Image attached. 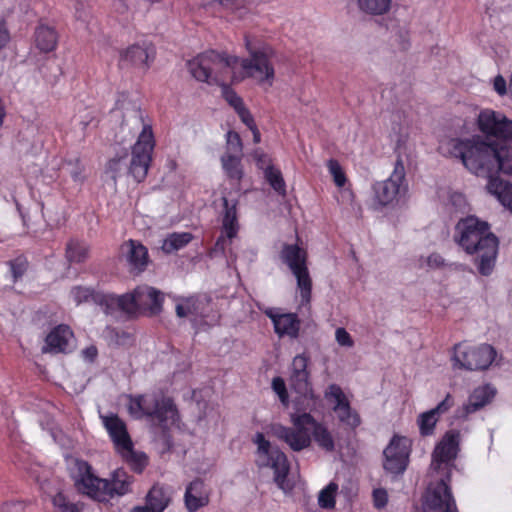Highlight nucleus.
I'll list each match as a JSON object with an SVG mask.
<instances>
[{"mask_svg": "<svg viewBox=\"0 0 512 512\" xmlns=\"http://www.w3.org/2000/svg\"><path fill=\"white\" fill-rule=\"evenodd\" d=\"M444 154L458 158L473 174L480 177H496L498 173L512 176V147L489 143L480 136L451 138L441 144Z\"/></svg>", "mask_w": 512, "mask_h": 512, "instance_id": "obj_1", "label": "nucleus"}, {"mask_svg": "<svg viewBox=\"0 0 512 512\" xmlns=\"http://www.w3.org/2000/svg\"><path fill=\"white\" fill-rule=\"evenodd\" d=\"M239 57L216 50L204 51L187 62L191 75L200 82L221 87L224 100L234 109L244 105L243 99L229 85L241 81L237 74Z\"/></svg>", "mask_w": 512, "mask_h": 512, "instance_id": "obj_2", "label": "nucleus"}, {"mask_svg": "<svg viewBox=\"0 0 512 512\" xmlns=\"http://www.w3.org/2000/svg\"><path fill=\"white\" fill-rule=\"evenodd\" d=\"M453 239L462 250L473 257L472 262L482 276H490L495 268L499 239L488 222L476 216L461 218L455 225Z\"/></svg>", "mask_w": 512, "mask_h": 512, "instance_id": "obj_3", "label": "nucleus"}, {"mask_svg": "<svg viewBox=\"0 0 512 512\" xmlns=\"http://www.w3.org/2000/svg\"><path fill=\"white\" fill-rule=\"evenodd\" d=\"M71 479L79 494L104 504L131 493L134 483V477L122 468L114 470L108 479L101 478L95 474L92 465L83 459L74 461Z\"/></svg>", "mask_w": 512, "mask_h": 512, "instance_id": "obj_4", "label": "nucleus"}, {"mask_svg": "<svg viewBox=\"0 0 512 512\" xmlns=\"http://www.w3.org/2000/svg\"><path fill=\"white\" fill-rule=\"evenodd\" d=\"M154 148L155 138L152 126L145 124L136 143L132 147L129 165H127L126 162L128 152L123 150L107 162L106 172L111 175L113 180H116L126 169L127 173L131 175L136 182H143L147 177L152 162Z\"/></svg>", "mask_w": 512, "mask_h": 512, "instance_id": "obj_5", "label": "nucleus"}, {"mask_svg": "<svg viewBox=\"0 0 512 512\" xmlns=\"http://www.w3.org/2000/svg\"><path fill=\"white\" fill-rule=\"evenodd\" d=\"M128 412L135 419H146L162 430H167L179 417L174 400L162 392L129 396Z\"/></svg>", "mask_w": 512, "mask_h": 512, "instance_id": "obj_6", "label": "nucleus"}, {"mask_svg": "<svg viewBox=\"0 0 512 512\" xmlns=\"http://www.w3.org/2000/svg\"><path fill=\"white\" fill-rule=\"evenodd\" d=\"M245 47L250 55L249 58L240 59L238 67L241 71L237 74L241 80L245 78H254L260 84L267 82L272 85L275 78V70L271 63L272 50L268 46L254 48L249 37L246 35Z\"/></svg>", "mask_w": 512, "mask_h": 512, "instance_id": "obj_7", "label": "nucleus"}, {"mask_svg": "<svg viewBox=\"0 0 512 512\" xmlns=\"http://www.w3.org/2000/svg\"><path fill=\"white\" fill-rule=\"evenodd\" d=\"M257 445L255 464L258 468H271L274 471V482L285 490V483L290 471L287 456L279 448L273 447L263 433L258 432L254 437Z\"/></svg>", "mask_w": 512, "mask_h": 512, "instance_id": "obj_8", "label": "nucleus"}, {"mask_svg": "<svg viewBox=\"0 0 512 512\" xmlns=\"http://www.w3.org/2000/svg\"><path fill=\"white\" fill-rule=\"evenodd\" d=\"M280 258L289 267L297 280L301 303L303 305L310 303L312 280L307 267V251L298 244H284L280 252Z\"/></svg>", "mask_w": 512, "mask_h": 512, "instance_id": "obj_9", "label": "nucleus"}, {"mask_svg": "<svg viewBox=\"0 0 512 512\" xmlns=\"http://www.w3.org/2000/svg\"><path fill=\"white\" fill-rule=\"evenodd\" d=\"M292 427L281 424L273 427V434L285 442L293 451H301L311 444V425L315 418L310 413H292L290 415Z\"/></svg>", "mask_w": 512, "mask_h": 512, "instance_id": "obj_10", "label": "nucleus"}, {"mask_svg": "<svg viewBox=\"0 0 512 512\" xmlns=\"http://www.w3.org/2000/svg\"><path fill=\"white\" fill-rule=\"evenodd\" d=\"M497 355L495 348L489 344L478 346L458 343L454 345L453 366L469 371H483L490 367Z\"/></svg>", "mask_w": 512, "mask_h": 512, "instance_id": "obj_11", "label": "nucleus"}, {"mask_svg": "<svg viewBox=\"0 0 512 512\" xmlns=\"http://www.w3.org/2000/svg\"><path fill=\"white\" fill-rule=\"evenodd\" d=\"M375 198L382 205L397 203L405 196L408 185L406 183V172L401 156L397 157L394 169L388 179L376 182L373 185Z\"/></svg>", "mask_w": 512, "mask_h": 512, "instance_id": "obj_12", "label": "nucleus"}, {"mask_svg": "<svg viewBox=\"0 0 512 512\" xmlns=\"http://www.w3.org/2000/svg\"><path fill=\"white\" fill-rule=\"evenodd\" d=\"M156 58L155 45L147 40L133 43L119 50L118 67L146 73Z\"/></svg>", "mask_w": 512, "mask_h": 512, "instance_id": "obj_13", "label": "nucleus"}, {"mask_svg": "<svg viewBox=\"0 0 512 512\" xmlns=\"http://www.w3.org/2000/svg\"><path fill=\"white\" fill-rule=\"evenodd\" d=\"M448 473L445 478L430 483L423 495V512H459L453 497Z\"/></svg>", "mask_w": 512, "mask_h": 512, "instance_id": "obj_14", "label": "nucleus"}, {"mask_svg": "<svg viewBox=\"0 0 512 512\" xmlns=\"http://www.w3.org/2000/svg\"><path fill=\"white\" fill-rule=\"evenodd\" d=\"M176 314L180 318L194 316L195 321L199 318L201 324L208 327L216 325L220 319L219 313L212 309L211 299L207 296L182 298L176 305Z\"/></svg>", "mask_w": 512, "mask_h": 512, "instance_id": "obj_15", "label": "nucleus"}, {"mask_svg": "<svg viewBox=\"0 0 512 512\" xmlns=\"http://www.w3.org/2000/svg\"><path fill=\"white\" fill-rule=\"evenodd\" d=\"M222 204L221 234L217 238L214 247L211 249V253L225 255L227 246L237 237L240 225L237 213L238 200H229L227 197L223 196Z\"/></svg>", "mask_w": 512, "mask_h": 512, "instance_id": "obj_16", "label": "nucleus"}, {"mask_svg": "<svg viewBox=\"0 0 512 512\" xmlns=\"http://www.w3.org/2000/svg\"><path fill=\"white\" fill-rule=\"evenodd\" d=\"M410 453V440L403 436L394 435L383 452L385 471L393 475H402L408 467Z\"/></svg>", "mask_w": 512, "mask_h": 512, "instance_id": "obj_17", "label": "nucleus"}, {"mask_svg": "<svg viewBox=\"0 0 512 512\" xmlns=\"http://www.w3.org/2000/svg\"><path fill=\"white\" fill-rule=\"evenodd\" d=\"M478 129L486 136L512 142V120L491 109L481 110L477 118Z\"/></svg>", "mask_w": 512, "mask_h": 512, "instance_id": "obj_18", "label": "nucleus"}, {"mask_svg": "<svg viewBox=\"0 0 512 512\" xmlns=\"http://www.w3.org/2000/svg\"><path fill=\"white\" fill-rule=\"evenodd\" d=\"M310 364V356L303 352L297 354L289 368L288 382L290 388L300 396L306 397L312 392V382L310 379V370L308 369Z\"/></svg>", "mask_w": 512, "mask_h": 512, "instance_id": "obj_19", "label": "nucleus"}, {"mask_svg": "<svg viewBox=\"0 0 512 512\" xmlns=\"http://www.w3.org/2000/svg\"><path fill=\"white\" fill-rule=\"evenodd\" d=\"M263 313L271 320L279 338L297 339L300 335L301 320L296 313L283 312L280 308H266Z\"/></svg>", "mask_w": 512, "mask_h": 512, "instance_id": "obj_20", "label": "nucleus"}, {"mask_svg": "<svg viewBox=\"0 0 512 512\" xmlns=\"http://www.w3.org/2000/svg\"><path fill=\"white\" fill-rule=\"evenodd\" d=\"M459 450V432L447 431L435 446L432 453V465L434 469H440L442 464H449L457 457Z\"/></svg>", "mask_w": 512, "mask_h": 512, "instance_id": "obj_21", "label": "nucleus"}, {"mask_svg": "<svg viewBox=\"0 0 512 512\" xmlns=\"http://www.w3.org/2000/svg\"><path fill=\"white\" fill-rule=\"evenodd\" d=\"M59 32L55 26L40 20L33 32V46L40 54L54 52L59 44Z\"/></svg>", "mask_w": 512, "mask_h": 512, "instance_id": "obj_22", "label": "nucleus"}, {"mask_svg": "<svg viewBox=\"0 0 512 512\" xmlns=\"http://www.w3.org/2000/svg\"><path fill=\"white\" fill-rule=\"evenodd\" d=\"M103 311L107 315H113L117 311L129 317L139 313L135 291L117 296L113 293H106Z\"/></svg>", "mask_w": 512, "mask_h": 512, "instance_id": "obj_23", "label": "nucleus"}, {"mask_svg": "<svg viewBox=\"0 0 512 512\" xmlns=\"http://www.w3.org/2000/svg\"><path fill=\"white\" fill-rule=\"evenodd\" d=\"M139 312H148L149 315H158L162 311L164 295L161 291L147 285L134 289Z\"/></svg>", "mask_w": 512, "mask_h": 512, "instance_id": "obj_24", "label": "nucleus"}, {"mask_svg": "<svg viewBox=\"0 0 512 512\" xmlns=\"http://www.w3.org/2000/svg\"><path fill=\"white\" fill-rule=\"evenodd\" d=\"M102 419L117 452L128 448L133 443L126 423L117 414H110Z\"/></svg>", "mask_w": 512, "mask_h": 512, "instance_id": "obj_25", "label": "nucleus"}, {"mask_svg": "<svg viewBox=\"0 0 512 512\" xmlns=\"http://www.w3.org/2000/svg\"><path fill=\"white\" fill-rule=\"evenodd\" d=\"M171 502L168 488L160 484L151 487L145 497V505L132 508L131 512H164Z\"/></svg>", "mask_w": 512, "mask_h": 512, "instance_id": "obj_26", "label": "nucleus"}, {"mask_svg": "<svg viewBox=\"0 0 512 512\" xmlns=\"http://www.w3.org/2000/svg\"><path fill=\"white\" fill-rule=\"evenodd\" d=\"M122 250L132 273L139 274L145 271L149 263V254L142 243L130 239L124 243Z\"/></svg>", "mask_w": 512, "mask_h": 512, "instance_id": "obj_27", "label": "nucleus"}, {"mask_svg": "<svg viewBox=\"0 0 512 512\" xmlns=\"http://www.w3.org/2000/svg\"><path fill=\"white\" fill-rule=\"evenodd\" d=\"M73 336L70 327L60 324L53 328L45 339V346L42 348L43 353H66L69 340Z\"/></svg>", "mask_w": 512, "mask_h": 512, "instance_id": "obj_28", "label": "nucleus"}, {"mask_svg": "<svg viewBox=\"0 0 512 512\" xmlns=\"http://www.w3.org/2000/svg\"><path fill=\"white\" fill-rule=\"evenodd\" d=\"M184 503L188 512H197L200 508L209 504V494L201 479H195L187 485Z\"/></svg>", "mask_w": 512, "mask_h": 512, "instance_id": "obj_29", "label": "nucleus"}, {"mask_svg": "<svg viewBox=\"0 0 512 512\" xmlns=\"http://www.w3.org/2000/svg\"><path fill=\"white\" fill-rule=\"evenodd\" d=\"M496 394V390L490 385H483L475 388L463 406V417L477 412L489 404Z\"/></svg>", "mask_w": 512, "mask_h": 512, "instance_id": "obj_30", "label": "nucleus"}, {"mask_svg": "<svg viewBox=\"0 0 512 512\" xmlns=\"http://www.w3.org/2000/svg\"><path fill=\"white\" fill-rule=\"evenodd\" d=\"M221 165L230 184L239 188L240 182L244 177L242 156L224 153L221 156Z\"/></svg>", "mask_w": 512, "mask_h": 512, "instance_id": "obj_31", "label": "nucleus"}, {"mask_svg": "<svg viewBox=\"0 0 512 512\" xmlns=\"http://www.w3.org/2000/svg\"><path fill=\"white\" fill-rule=\"evenodd\" d=\"M487 191L512 212V185L499 177H491L486 185Z\"/></svg>", "mask_w": 512, "mask_h": 512, "instance_id": "obj_32", "label": "nucleus"}, {"mask_svg": "<svg viewBox=\"0 0 512 512\" xmlns=\"http://www.w3.org/2000/svg\"><path fill=\"white\" fill-rule=\"evenodd\" d=\"M53 512H90V506L83 501H74L62 491L51 498Z\"/></svg>", "mask_w": 512, "mask_h": 512, "instance_id": "obj_33", "label": "nucleus"}, {"mask_svg": "<svg viewBox=\"0 0 512 512\" xmlns=\"http://www.w3.org/2000/svg\"><path fill=\"white\" fill-rule=\"evenodd\" d=\"M70 295L76 305L83 303H94L103 309L106 293L97 291L90 287L74 286L70 290Z\"/></svg>", "mask_w": 512, "mask_h": 512, "instance_id": "obj_34", "label": "nucleus"}, {"mask_svg": "<svg viewBox=\"0 0 512 512\" xmlns=\"http://www.w3.org/2000/svg\"><path fill=\"white\" fill-rule=\"evenodd\" d=\"M89 255V246L78 239H70L66 244L65 257L69 263H83Z\"/></svg>", "mask_w": 512, "mask_h": 512, "instance_id": "obj_35", "label": "nucleus"}, {"mask_svg": "<svg viewBox=\"0 0 512 512\" xmlns=\"http://www.w3.org/2000/svg\"><path fill=\"white\" fill-rule=\"evenodd\" d=\"M118 453L135 473H142L148 465V457L146 454L142 452H136L134 450L133 443L128 448H124Z\"/></svg>", "mask_w": 512, "mask_h": 512, "instance_id": "obj_36", "label": "nucleus"}, {"mask_svg": "<svg viewBox=\"0 0 512 512\" xmlns=\"http://www.w3.org/2000/svg\"><path fill=\"white\" fill-rule=\"evenodd\" d=\"M312 435L317 445L327 452H332L335 449V443L332 434L327 427L315 419L311 425Z\"/></svg>", "mask_w": 512, "mask_h": 512, "instance_id": "obj_37", "label": "nucleus"}, {"mask_svg": "<svg viewBox=\"0 0 512 512\" xmlns=\"http://www.w3.org/2000/svg\"><path fill=\"white\" fill-rule=\"evenodd\" d=\"M193 239V235L189 232L182 233H171L169 234L162 243L161 249L166 254H171L178 251L188 245Z\"/></svg>", "mask_w": 512, "mask_h": 512, "instance_id": "obj_38", "label": "nucleus"}, {"mask_svg": "<svg viewBox=\"0 0 512 512\" xmlns=\"http://www.w3.org/2000/svg\"><path fill=\"white\" fill-rule=\"evenodd\" d=\"M337 419L344 426L355 430L361 424V417L359 413L351 407L350 402L343 405L337 410H333Z\"/></svg>", "mask_w": 512, "mask_h": 512, "instance_id": "obj_39", "label": "nucleus"}, {"mask_svg": "<svg viewBox=\"0 0 512 512\" xmlns=\"http://www.w3.org/2000/svg\"><path fill=\"white\" fill-rule=\"evenodd\" d=\"M11 274L12 282L17 283L28 271L30 263L24 254H19L6 262Z\"/></svg>", "mask_w": 512, "mask_h": 512, "instance_id": "obj_40", "label": "nucleus"}, {"mask_svg": "<svg viewBox=\"0 0 512 512\" xmlns=\"http://www.w3.org/2000/svg\"><path fill=\"white\" fill-rule=\"evenodd\" d=\"M392 0H357L359 9L369 15H383L390 10Z\"/></svg>", "mask_w": 512, "mask_h": 512, "instance_id": "obj_41", "label": "nucleus"}, {"mask_svg": "<svg viewBox=\"0 0 512 512\" xmlns=\"http://www.w3.org/2000/svg\"><path fill=\"white\" fill-rule=\"evenodd\" d=\"M212 4H218L237 18H243L248 13L247 0H212Z\"/></svg>", "mask_w": 512, "mask_h": 512, "instance_id": "obj_42", "label": "nucleus"}, {"mask_svg": "<svg viewBox=\"0 0 512 512\" xmlns=\"http://www.w3.org/2000/svg\"><path fill=\"white\" fill-rule=\"evenodd\" d=\"M264 178L275 192L281 196L286 195V183L280 169L268 167L264 172Z\"/></svg>", "mask_w": 512, "mask_h": 512, "instance_id": "obj_43", "label": "nucleus"}, {"mask_svg": "<svg viewBox=\"0 0 512 512\" xmlns=\"http://www.w3.org/2000/svg\"><path fill=\"white\" fill-rule=\"evenodd\" d=\"M439 418L432 410L421 413L417 420L420 434L422 436L432 435Z\"/></svg>", "mask_w": 512, "mask_h": 512, "instance_id": "obj_44", "label": "nucleus"}, {"mask_svg": "<svg viewBox=\"0 0 512 512\" xmlns=\"http://www.w3.org/2000/svg\"><path fill=\"white\" fill-rule=\"evenodd\" d=\"M338 491V484L330 482L324 487L318 496V504L323 509H333L336 505V494Z\"/></svg>", "mask_w": 512, "mask_h": 512, "instance_id": "obj_45", "label": "nucleus"}, {"mask_svg": "<svg viewBox=\"0 0 512 512\" xmlns=\"http://www.w3.org/2000/svg\"><path fill=\"white\" fill-rule=\"evenodd\" d=\"M325 398L334 403L332 410H337L343 405L349 403L347 396L342 388L337 384H330L325 391Z\"/></svg>", "mask_w": 512, "mask_h": 512, "instance_id": "obj_46", "label": "nucleus"}, {"mask_svg": "<svg viewBox=\"0 0 512 512\" xmlns=\"http://www.w3.org/2000/svg\"><path fill=\"white\" fill-rule=\"evenodd\" d=\"M272 389L277 394L283 407L287 408L290 404L288 390L283 378L277 376L272 379Z\"/></svg>", "mask_w": 512, "mask_h": 512, "instance_id": "obj_47", "label": "nucleus"}, {"mask_svg": "<svg viewBox=\"0 0 512 512\" xmlns=\"http://www.w3.org/2000/svg\"><path fill=\"white\" fill-rule=\"evenodd\" d=\"M226 138L227 146L225 153H232V155L242 156L243 145L239 133L235 131H228Z\"/></svg>", "mask_w": 512, "mask_h": 512, "instance_id": "obj_48", "label": "nucleus"}, {"mask_svg": "<svg viewBox=\"0 0 512 512\" xmlns=\"http://www.w3.org/2000/svg\"><path fill=\"white\" fill-rule=\"evenodd\" d=\"M327 166L336 186L343 187L347 178L339 162L335 159H330Z\"/></svg>", "mask_w": 512, "mask_h": 512, "instance_id": "obj_49", "label": "nucleus"}, {"mask_svg": "<svg viewBox=\"0 0 512 512\" xmlns=\"http://www.w3.org/2000/svg\"><path fill=\"white\" fill-rule=\"evenodd\" d=\"M252 157L256 163V166L263 170V172L267 171L268 167H274L271 157L260 148H257L253 151Z\"/></svg>", "mask_w": 512, "mask_h": 512, "instance_id": "obj_50", "label": "nucleus"}, {"mask_svg": "<svg viewBox=\"0 0 512 512\" xmlns=\"http://www.w3.org/2000/svg\"><path fill=\"white\" fill-rule=\"evenodd\" d=\"M373 505L377 509L384 508L388 503V493L384 488H376L372 493Z\"/></svg>", "mask_w": 512, "mask_h": 512, "instance_id": "obj_51", "label": "nucleus"}, {"mask_svg": "<svg viewBox=\"0 0 512 512\" xmlns=\"http://www.w3.org/2000/svg\"><path fill=\"white\" fill-rule=\"evenodd\" d=\"M454 405V399L451 394H447L445 398L433 409H431L438 417L448 412Z\"/></svg>", "mask_w": 512, "mask_h": 512, "instance_id": "obj_52", "label": "nucleus"}, {"mask_svg": "<svg viewBox=\"0 0 512 512\" xmlns=\"http://www.w3.org/2000/svg\"><path fill=\"white\" fill-rule=\"evenodd\" d=\"M336 341L340 346L344 347H352L354 345V341L351 335L346 331L345 328H337L335 332Z\"/></svg>", "mask_w": 512, "mask_h": 512, "instance_id": "obj_53", "label": "nucleus"}, {"mask_svg": "<svg viewBox=\"0 0 512 512\" xmlns=\"http://www.w3.org/2000/svg\"><path fill=\"white\" fill-rule=\"evenodd\" d=\"M110 337L115 340L118 345L125 344L128 340L132 338V335L129 332L124 330H119L117 328H108Z\"/></svg>", "mask_w": 512, "mask_h": 512, "instance_id": "obj_54", "label": "nucleus"}, {"mask_svg": "<svg viewBox=\"0 0 512 512\" xmlns=\"http://www.w3.org/2000/svg\"><path fill=\"white\" fill-rule=\"evenodd\" d=\"M241 121L247 126L248 129L252 128V126L256 125L254 118L246 108L245 104L235 110Z\"/></svg>", "mask_w": 512, "mask_h": 512, "instance_id": "obj_55", "label": "nucleus"}, {"mask_svg": "<svg viewBox=\"0 0 512 512\" xmlns=\"http://www.w3.org/2000/svg\"><path fill=\"white\" fill-rule=\"evenodd\" d=\"M241 121L247 126L248 129L252 128V126L256 125L254 118L246 108L245 104L235 110Z\"/></svg>", "mask_w": 512, "mask_h": 512, "instance_id": "obj_56", "label": "nucleus"}, {"mask_svg": "<svg viewBox=\"0 0 512 512\" xmlns=\"http://www.w3.org/2000/svg\"><path fill=\"white\" fill-rule=\"evenodd\" d=\"M445 264L444 258L439 253H432L427 257V265L431 268H440Z\"/></svg>", "mask_w": 512, "mask_h": 512, "instance_id": "obj_57", "label": "nucleus"}, {"mask_svg": "<svg viewBox=\"0 0 512 512\" xmlns=\"http://www.w3.org/2000/svg\"><path fill=\"white\" fill-rule=\"evenodd\" d=\"M493 86L494 90L499 95H505L507 93V83L506 80L501 75H498L494 78Z\"/></svg>", "mask_w": 512, "mask_h": 512, "instance_id": "obj_58", "label": "nucleus"}, {"mask_svg": "<svg viewBox=\"0 0 512 512\" xmlns=\"http://www.w3.org/2000/svg\"><path fill=\"white\" fill-rule=\"evenodd\" d=\"M82 356L89 362H94L98 356V349L95 345H90L82 350Z\"/></svg>", "mask_w": 512, "mask_h": 512, "instance_id": "obj_59", "label": "nucleus"}, {"mask_svg": "<svg viewBox=\"0 0 512 512\" xmlns=\"http://www.w3.org/2000/svg\"><path fill=\"white\" fill-rule=\"evenodd\" d=\"M23 510V505L20 502H9L4 503L2 505V512H21Z\"/></svg>", "mask_w": 512, "mask_h": 512, "instance_id": "obj_60", "label": "nucleus"}, {"mask_svg": "<svg viewBox=\"0 0 512 512\" xmlns=\"http://www.w3.org/2000/svg\"><path fill=\"white\" fill-rule=\"evenodd\" d=\"M10 35L4 25H0V50L9 42Z\"/></svg>", "mask_w": 512, "mask_h": 512, "instance_id": "obj_61", "label": "nucleus"}, {"mask_svg": "<svg viewBox=\"0 0 512 512\" xmlns=\"http://www.w3.org/2000/svg\"><path fill=\"white\" fill-rule=\"evenodd\" d=\"M249 130L253 134V142L255 144L260 143V141H261V134H260V131H259L257 125L252 126V128H250Z\"/></svg>", "mask_w": 512, "mask_h": 512, "instance_id": "obj_62", "label": "nucleus"}]
</instances>
